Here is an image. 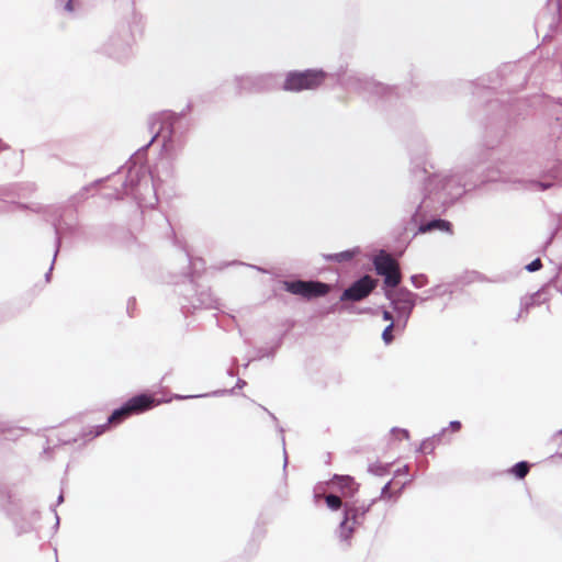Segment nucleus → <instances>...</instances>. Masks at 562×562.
<instances>
[{
    "label": "nucleus",
    "instance_id": "obj_11",
    "mask_svg": "<svg viewBox=\"0 0 562 562\" xmlns=\"http://www.w3.org/2000/svg\"><path fill=\"white\" fill-rule=\"evenodd\" d=\"M434 229L450 232V223L443 220H434L419 227L420 233H427Z\"/></svg>",
    "mask_w": 562,
    "mask_h": 562
},
{
    "label": "nucleus",
    "instance_id": "obj_31",
    "mask_svg": "<svg viewBox=\"0 0 562 562\" xmlns=\"http://www.w3.org/2000/svg\"><path fill=\"white\" fill-rule=\"evenodd\" d=\"M63 499H64V498H63V495H59V497H58V503H61V502H63Z\"/></svg>",
    "mask_w": 562,
    "mask_h": 562
},
{
    "label": "nucleus",
    "instance_id": "obj_17",
    "mask_svg": "<svg viewBox=\"0 0 562 562\" xmlns=\"http://www.w3.org/2000/svg\"><path fill=\"white\" fill-rule=\"evenodd\" d=\"M426 293H427V295H426V297L424 300H429V299H432V297H435L437 295H442L445 293V290L442 289L441 285H438V286H436L434 289L428 290Z\"/></svg>",
    "mask_w": 562,
    "mask_h": 562
},
{
    "label": "nucleus",
    "instance_id": "obj_14",
    "mask_svg": "<svg viewBox=\"0 0 562 562\" xmlns=\"http://www.w3.org/2000/svg\"><path fill=\"white\" fill-rule=\"evenodd\" d=\"M326 504L331 510H337L341 507V499L335 494H328L325 496Z\"/></svg>",
    "mask_w": 562,
    "mask_h": 562
},
{
    "label": "nucleus",
    "instance_id": "obj_25",
    "mask_svg": "<svg viewBox=\"0 0 562 562\" xmlns=\"http://www.w3.org/2000/svg\"><path fill=\"white\" fill-rule=\"evenodd\" d=\"M394 431H398V432H400V434H402V436H403L404 438H406V439L408 438V431H407V430H405V429H401V430H396V429H394Z\"/></svg>",
    "mask_w": 562,
    "mask_h": 562
},
{
    "label": "nucleus",
    "instance_id": "obj_28",
    "mask_svg": "<svg viewBox=\"0 0 562 562\" xmlns=\"http://www.w3.org/2000/svg\"><path fill=\"white\" fill-rule=\"evenodd\" d=\"M164 120H169L170 115L169 114H162L161 115Z\"/></svg>",
    "mask_w": 562,
    "mask_h": 562
},
{
    "label": "nucleus",
    "instance_id": "obj_12",
    "mask_svg": "<svg viewBox=\"0 0 562 562\" xmlns=\"http://www.w3.org/2000/svg\"><path fill=\"white\" fill-rule=\"evenodd\" d=\"M359 252H360V249L358 247H356V248H352V249H349V250H345V251H341V252H338V254H333V255L325 256V258L327 260H334V261H337V262H344V261L351 260Z\"/></svg>",
    "mask_w": 562,
    "mask_h": 562
},
{
    "label": "nucleus",
    "instance_id": "obj_29",
    "mask_svg": "<svg viewBox=\"0 0 562 562\" xmlns=\"http://www.w3.org/2000/svg\"><path fill=\"white\" fill-rule=\"evenodd\" d=\"M426 449H427L426 442H423V445H422V450H423V451H426Z\"/></svg>",
    "mask_w": 562,
    "mask_h": 562
},
{
    "label": "nucleus",
    "instance_id": "obj_26",
    "mask_svg": "<svg viewBox=\"0 0 562 562\" xmlns=\"http://www.w3.org/2000/svg\"><path fill=\"white\" fill-rule=\"evenodd\" d=\"M160 135V130H157L150 143H153Z\"/></svg>",
    "mask_w": 562,
    "mask_h": 562
},
{
    "label": "nucleus",
    "instance_id": "obj_27",
    "mask_svg": "<svg viewBox=\"0 0 562 562\" xmlns=\"http://www.w3.org/2000/svg\"><path fill=\"white\" fill-rule=\"evenodd\" d=\"M104 429H105V426H101V427H100V430L97 432V435L102 434V432L104 431Z\"/></svg>",
    "mask_w": 562,
    "mask_h": 562
},
{
    "label": "nucleus",
    "instance_id": "obj_13",
    "mask_svg": "<svg viewBox=\"0 0 562 562\" xmlns=\"http://www.w3.org/2000/svg\"><path fill=\"white\" fill-rule=\"evenodd\" d=\"M512 473L517 476L518 479H524L528 471H529V465L527 462L525 461H521V462H518L516 463L513 468H512Z\"/></svg>",
    "mask_w": 562,
    "mask_h": 562
},
{
    "label": "nucleus",
    "instance_id": "obj_24",
    "mask_svg": "<svg viewBox=\"0 0 562 562\" xmlns=\"http://www.w3.org/2000/svg\"><path fill=\"white\" fill-rule=\"evenodd\" d=\"M383 319H384V321H389V322H391V323H394V322H393V316H392L391 312H389V311H384V312H383Z\"/></svg>",
    "mask_w": 562,
    "mask_h": 562
},
{
    "label": "nucleus",
    "instance_id": "obj_18",
    "mask_svg": "<svg viewBox=\"0 0 562 562\" xmlns=\"http://www.w3.org/2000/svg\"><path fill=\"white\" fill-rule=\"evenodd\" d=\"M369 471L375 475H383L386 471V468L381 464H371Z\"/></svg>",
    "mask_w": 562,
    "mask_h": 562
},
{
    "label": "nucleus",
    "instance_id": "obj_5",
    "mask_svg": "<svg viewBox=\"0 0 562 562\" xmlns=\"http://www.w3.org/2000/svg\"><path fill=\"white\" fill-rule=\"evenodd\" d=\"M284 289L292 294L307 299L325 295L329 291L327 284L314 281H285Z\"/></svg>",
    "mask_w": 562,
    "mask_h": 562
},
{
    "label": "nucleus",
    "instance_id": "obj_22",
    "mask_svg": "<svg viewBox=\"0 0 562 562\" xmlns=\"http://www.w3.org/2000/svg\"><path fill=\"white\" fill-rule=\"evenodd\" d=\"M65 10L69 13L75 11V5H74L72 0H67V2L65 3Z\"/></svg>",
    "mask_w": 562,
    "mask_h": 562
},
{
    "label": "nucleus",
    "instance_id": "obj_30",
    "mask_svg": "<svg viewBox=\"0 0 562 562\" xmlns=\"http://www.w3.org/2000/svg\"><path fill=\"white\" fill-rule=\"evenodd\" d=\"M244 384H245L244 381H239L237 385H238V387H241Z\"/></svg>",
    "mask_w": 562,
    "mask_h": 562
},
{
    "label": "nucleus",
    "instance_id": "obj_6",
    "mask_svg": "<svg viewBox=\"0 0 562 562\" xmlns=\"http://www.w3.org/2000/svg\"><path fill=\"white\" fill-rule=\"evenodd\" d=\"M374 281L366 276L358 281L353 282L348 289H346L341 296V301H360L367 297L374 289Z\"/></svg>",
    "mask_w": 562,
    "mask_h": 562
},
{
    "label": "nucleus",
    "instance_id": "obj_21",
    "mask_svg": "<svg viewBox=\"0 0 562 562\" xmlns=\"http://www.w3.org/2000/svg\"><path fill=\"white\" fill-rule=\"evenodd\" d=\"M390 485H391L390 482L384 485V487L382 488L381 497H383V498L390 497V494H389Z\"/></svg>",
    "mask_w": 562,
    "mask_h": 562
},
{
    "label": "nucleus",
    "instance_id": "obj_20",
    "mask_svg": "<svg viewBox=\"0 0 562 562\" xmlns=\"http://www.w3.org/2000/svg\"><path fill=\"white\" fill-rule=\"evenodd\" d=\"M361 80L359 78L352 77V78L349 79L347 86H350V87H353L355 89H358V83Z\"/></svg>",
    "mask_w": 562,
    "mask_h": 562
},
{
    "label": "nucleus",
    "instance_id": "obj_23",
    "mask_svg": "<svg viewBox=\"0 0 562 562\" xmlns=\"http://www.w3.org/2000/svg\"><path fill=\"white\" fill-rule=\"evenodd\" d=\"M461 427V424L460 422L458 420H453L450 423V428L453 430V431H458Z\"/></svg>",
    "mask_w": 562,
    "mask_h": 562
},
{
    "label": "nucleus",
    "instance_id": "obj_16",
    "mask_svg": "<svg viewBox=\"0 0 562 562\" xmlns=\"http://www.w3.org/2000/svg\"><path fill=\"white\" fill-rule=\"evenodd\" d=\"M393 328H394V323H390V324L385 327V329L383 330V333H382V339H383V341H384L386 345L391 344V342H392V340H393V335H392V330H393Z\"/></svg>",
    "mask_w": 562,
    "mask_h": 562
},
{
    "label": "nucleus",
    "instance_id": "obj_3",
    "mask_svg": "<svg viewBox=\"0 0 562 562\" xmlns=\"http://www.w3.org/2000/svg\"><path fill=\"white\" fill-rule=\"evenodd\" d=\"M378 274L384 277L386 286L395 288L401 282L398 263L385 251L381 250L373 259Z\"/></svg>",
    "mask_w": 562,
    "mask_h": 562
},
{
    "label": "nucleus",
    "instance_id": "obj_4",
    "mask_svg": "<svg viewBox=\"0 0 562 562\" xmlns=\"http://www.w3.org/2000/svg\"><path fill=\"white\" fill-rule=\"evenodd\" d=\"M155 400L149 395H137L128 400L122 407L115 409L108 418L109 423H120L132 414H138L149 409Z\"/></svg>",
    "mask_w": 562,
    "mask_h": 562
},
{
    "label": "nucleus",
    "instance_id": "obj_9",
    "mask_svg": "<svg viewBox=\"0 0 562 562\" xmlns=\"http://www.w3.org/2000/svg\"><path fill=\"white\" fill-rule=\"evenodd\" d=\"M357 525V509L345 506V519L340 522L338 533L342 540L350 538Z\"/></svg>",
    "mask_w": 562,
    "mask_h": 562
},
{
    "label": "nucleus",
    "instance_id": "obj_15",
    "mask_svg": "<svg viewBox=\"0 0 562 562\" xmlns=\"http://www.w3.org/2000/svg\"><path fill=\"white\" fill-rule=\"evenodd\" d=\"M411 282L416 289H420L427 284V278L424 274H415L411 277Z\"/></svg>",
    "mask_w": 562,
    "mask_h": 562
},
{
    "label": "nucleus",
    "instance_id": "obj_2",
    "mask_svg": "<svg viewBox=\"0 0 562 562\" xmlns=\"http://www.w3.org/2000/svg\"><path fill=\"white\" fill-rule=\"evenodd\" d=\"M326 78V74L322 70L308 69L305 71L289 72L283 89L288 91H302L307 89H315Z\"/></svg>",
    "mask_w": 562,
    "mask_h": 562
},
{
    "label": "nucleus",
    "instance_id": "obj_8",
    "mask_svg": "<svg viewBox=\"0 0 562 562\" xmlns=\"http://www.w3.org/2000/svg\"><path fill=\"white\" fill-rule=\"evenodd\" d=\"M357 525V509L345 506V519L340 522L338 533L342 540L350 538Z\"/></svg>",
    "mask_w": 562,
    "mask_h": 562
},
{
    "label": "nucleus",
    "instance_id": "obj_19",
    "mask_svg": "<svg viewBox=\"0 0 562 562\" xmlns=\"http://www.w3.org/2000/svg\"><path fill=\"white\" fill-rule=\"evenodd\" d=\"M541 267H542L541 260L535 259L533 261H531L529 265L526 266V269L529 272H535V271H538Z\"/></svg>",
    "mask_w": 562,
    "mask_h": 562
},
{
    "label": "nucleus",
    "instance_id": "obj_10",
    "mask_svg": "<svg viewBox=\"0 0 562 562\" xmlns=\"http://www.w3.org/2000/svg\"><path fill=\"white\" fill-rule=\"evenodd\" d=\"M454 182V178L450 176L434 175L428 180V186L431 188H441L442 190L448 189Z\"/></svg>",
    "mask_w": 562,
    "mask_h": 562
},
{
    "label": "nucleus",
    "instance_id": "obj_1",
    "mask_svg": "<svg viewBox=\"0 0 562 562\" xmlns=\"http://www.w3.org/2000/svg\"><path fill=\"white\" fill-rule=\"evenodd\" d=\"M385 294L391 301L393 310L396 312L397 327L402 323V327L404 328L416 304L417 295L404 288L387 290Z\"/></svg>",
    "mask_w": 562,
    "mask_h": 562
},
{
    "label": "nucleus",
    "instance_id": "obj_7",
    "mask_svg": "<svg viewBox=\"0 0 562 562\" xmlns=\"http://www.w3.org/2000/svg\"><path fill=\"white\" fill-rule=\"evenodd\" d=\"M333 488L340 492L342 497H352L358 492V483L349 475H335L329 482Z\"/></svg>",
    "mask_w": 562,
    "mask_h": 562
},
{
    "label": "nucleus",
    "instance_id": "obj_32",
    "mask_svg": "<svg viewBox=\"0 0 562 562\" xmlns=\"http://www.w3.org/2000/svg\"><path fill=\"white\" fill-rule=\"evenodd\" d=\"M155 125H156V123L151 124V131H155Z\"/></svg>",
    "mask_w": 562,
    "mask_h": 562
}]
</instances>
